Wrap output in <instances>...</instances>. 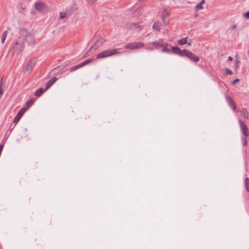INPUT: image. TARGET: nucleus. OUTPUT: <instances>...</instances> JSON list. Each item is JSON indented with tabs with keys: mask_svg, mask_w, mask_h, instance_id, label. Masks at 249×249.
I'll use <instances>...</instances> for the list:
<instances>
[{
	"mask_svg": "<svg viewBox=\"0 0 249 249\" xmlns=\"http://www.w3.org/2000/svg\"><path fill=\"white\" fill-rule=\"evenodd\" d=\"M25 111H26V109L25 108H22V109H21L19 110V111L17 113L16 116H15V117L14 119V122L15 123L18 122L19 121V120L20 119V118H21L23 114L25 112Z\"/></svg>",
	"mask_w": 249,
	"mask_h": 249,
	"instance_id": "8",
	"label": "nucleus"
},
{
	"mask_svg": "<svg viewBox=\"0 0 249 249\" xmlns=\"http://www.w3.org/2000/svg\"><path fill=\"white\" fill-rule=\"evenodd\" d=\"M163 15L161 16L162 20L164 25H167L169 22V20H166V18L169 15V13L165 8H163Z\"/></svg>",
	"mask_w": 249,
	"mask_h": 249,
	"instance_id": "7",
	"label": "nucleus"
},
{
	"mask_svg": "<svg viewBox=\"0 0 249 249\" xmlns=\"http://www.w3.org/2000/svg\"><path fill=\"white\" fill-rule=\"evenodd\" d=\"M242 114L245 118L247 119L248 118L249 113L247 108H243L242 109Z\"/></svg>",
	"mask_w": 249,
	"mask_h": 249,
	"instance_id": "21",
	"label": "nucleus"
},
{
	"mask_svg": "<svg viewBox=\"0 0 249 249\" xmlns=\"http://www.w3.org/2000/svg\"><path fill=\"white\" fill-rule=\"evenodd\" d=\"M239 80L238 79H235V80H234L232 82V84L233 85H234L236 83H237L238 82H239Z\"/></svg>",
	"mask_w": 249,
	"mask_h": 249,
	"instance_id": "30",
	"label": "nucleus"
},
{
	"mask_svg": "<svg viewBox=\"0 0 249 249\" xmlns=\"http://www.w3.org/2000/svg\"><path fill=\"white\" fill-rule=\"evenodd\" d=\"M226 100L228 104L230 105L231 107L233 109V110H235L236 106L234 102L233 101L232 99L230 96H227Z\"/></svg>",
	"mask_w": 249,
	"mask_h": 249,
	"instance_id": "10",
	"label": "nucleus"
},
{
	"mask_svg": "<svg viewBox=\"0 0 249 249\" xmlns=\"http://www.w3.org/2000/svg\"><path fill=\"white\" fill-rule=\"evenodd\" d=\"M244 16L247 19H249V11L246 12L245 14H244Z\"/></svg>",
	"mask_w": 249,
	"mask_h": 249,
	"instance_id": "29",
	"label": "nucleus"
},
{
	"mask_svg": "<svg viewBox=\"0 0 249 249\" xmlns=\"http://www.w3.org/2000/svg\"><path fill=\"white\" fill-rule=\"evenodd\" d=\"M105 41V40L103 38L97 40L95 43H94V49L101 46L103 43Z\"/></svg>",
	"mask_w": 249,
	"mask_h": 249,
	"instance_id": "12",
	"label": "nucleus"
},
{
	"mask_svg": "<svg viewBox=\"0 0 249 249\" xmlns=\"http://www.w3.org/2000/svg\"><path fill=\"white\" fill-rule=\"evenodd\" d=\"M70 63H71V62L70 61H68L66 62V65H68L70 64Z\"/></svg>",
	"mask_w": 249,
	"mask_h": 249,
	"instance_id": "35",
	"label": "nucleus"
},
{
	"mask_svg": "<svg viewBox=\"0 0 249 249\" xmlns=\"http://www.w3.org/2000/svg\"><path fill=\"white\" fill-rule=\"evenodd\" d=\"M226 71L227 73L229 75H232L233 73L232 71L228 68L226 69Z\"/></svg>",
	"mask_w": 249,
	"mask_h": 249,
	"instance_id": "28",
	"label": "nucleus"
},
{
	"mask_svg": "<svg viewBox=\"0 0 249 249\" xmlns=\"http://www.w3.org/2000/svg\"><path fill=\"white\" fill-rule=\"evenodd\" d=\"M199 3H201L202 5H203L205 3V0H201L200 2H199Z\"/></svg>",
	"mask_w": 249,
	"mask_h": 249,
	"instance_id": "33",
	"label": "nucleus"
},
{
	"mask_svg": "<svg viewBox=\"0 0 249 249\" xmlns=\"http://www.w3.org/2000/svg\"><path fill=\"white\" fill-rule=\"evenodd\" d=\"M47 89H46V88L45 89L43 88H39L37 89L34 95L37 97L40 96L44 92L46 91Z\"/></svg>",
	"mask_w": 249,
	"mask_h": 249,
	"instance_id": "13",
	"label": "nucleus"
},
{
	"mask_svg": "<svg viewBox=\"0 0 249 249\" xmlns=\"http://www.w3.org/2000/svg\"><path fill=\"white\" fill-rule=\"evenodd\" d=\"M89 53H90V54H92V53H91V52H89Z\"/></svg>",
	"mask_w": 249,
	"mask_h": 249,
	"instance_id": "41",
	"label": "nucleus"
},
{
	"mask_svg": "<svg viewBox=\"0 0 249 249\" xmlns=\"http://www.w3.org/2000/svg\"><path fill=\"white\" fill-rule=\"evenodd\" d=\"M92 47H93L92 46L90 47V50H89V52H91V49H92Z\"/></svg>",
	"mask_w": 249,
	"mask_h": 249,
	"instance_id": "39",
	"label": "nucleus"
},
{
	"mask_svg": "<svg viewBox=\"0 0 249 249\" xmlns=\"http://www.w3.org/2000/svg\"><path fill=\"white\" fill-rule=\"evenodd\" d=\"M246 137H243L242 138V144H243V146H246L247 145V144H248V142H247V139L246 138Z\"/></svg>",
	"mask_w": 249,
	"mask_h": 249,
	"instance_id": "24",
	"label": "nucleus"
},
{
	"mask_svg": "<svg viewBox=\"0 0 249 249\" xmlns=\"http://www.w3.org/2000/svg\"><path fill=\"white\" fill-rule=\"evenodd\" d=\"M34 102L35 100L33 98L27 101V102L26 103V107L27 108H29L33 105Z\"/></svg>",
	"mask_w": 249,
	"mask_h": 249,
	"instance_id": "18",
	"label": "nucleus"
},
{
	"mask_svg": "<svg viewBox=\"0 0 249 249\" xmlns=\"http://www.w3.org/2000/svg\"><path fill=\"white\" fill-rule=\"evenodd\" d=\"M7 31H5L1 36V43H3L7 36Z\"/></svg>",
	"mask_w": 249,
	"mask_h": 249,
	"instance_id": "23",
	"label": "nucleus"
},
{
	"mask_svg": "<svg viewBox=\"0 0 249 249\" xmlns=\"http://www.w3.org/2000/svg\"><path fill=\"white\" fill-rule=\"evenodd\" d=\"M131 26L132 27H134V26H136V24H133V23H132V24H131Z\"/></svg>",
	"mask_w": 249,
	"mask_h": 249,
	"instance_id": "37",
	"label": "nucleus"
},
{
	"mask_svg": "<svg viewBox=\"0 0 249 249\" xmlns=\"http://www.w3.org/2000/svg\"><path fill=\"white\" fill-rule=\"evenodd\" d=\"M163 47V49H162L161 50V52H163V53H170V51L169 49H168L167 48V47Z\"/></svg>",
	"mask_w": 249,
	"mask_h": 249,
	"instance_id": "25",
	"label": "nucleus"
},
{
	"mask_svg": "<svg viewBox=\"0 0 249 249\" xmlns=\"http://www.w3.org/2000/svg\"><path fill=\"white\" fill-rule=\"evenodd\" d=\"M80 68H81V67L80 64H79L77 65L74 66L72 67L71 68L70 71V72H73Z\"/></svg>",
	"mask_w": 249,
	"mask_h": 249,
	"instance_id": "20",
	"label": "nucleus"
},
{
	"mask_svg": "<svg viewBox=\"0 0 249 249\" xmlns=\"http://www.w3.org/2000/svg\"><path fill=\"white\" fill-rule=\"evenodd\" d=\"M57 78L54 77L52 78L51 79H50L49 81H48L46 84V89H49L53 85V84L57 80Z\"/></svg>",
	"mask_w": 249,
	"mask_h": 249,
	"instance_id": "11",
	"label": "nucleus"
},
{
	"mask_svg": "<svg viewBox=\"0 0 249 249\" xmlns=\"http://www.w3.org/2000/svg\"><path fill=\"white\" fill-rule=\"evenodd\" d=\"M117 53V51L115 49L107 50L100 53L96 56L97 58H104L111 56Z\"/></svg>",
	"mask_w": 249,
	"mask_h": 249,
	"instance_id": "3",
	"label": "nucleus"
},
{
	"mask_svg": "<svg viewBox=\"0 0 249 249\" xmlns=\"http://www.w3.org/2000/svg\"><path fill=\"white\" fill-rule=\"evenodd\" d=\"M160 26L161 24L159 21H155L153 25V28L157 31H159L160 29Z\"/></svg>",
	"mask_w": 249,
	"mask_h": 249,
	"instance_id": "16",
	"label": "nucleus"
},
{
	"mask_svg": "<svg viewBox=\"0 0 249 249\" xmlns=\"http://www.w3.org/2000/svg\"><path fill=\"white\" fill-rule=\"evenodd\" d=\"M144 43L142 42H130V43L127 44L125 45V48L133 50V49H139L140 48L144 46Z\"/></svg>",
	"mask_w": 249,
	"mask_h": 249,
	"instance_id": "5",
	"label": "nucleus"
},
{
	"mask_svg": "<svg viewBox=\"0 0 249 249\" xmlns=\"http://www.w3.org/2000/svg\"><path fill=\"white\" fill-rule=\"evenodd\" d=\"M68 16L66 12H61L60 14V18H63Z\"/></svg>",
	"mask_w": 249,
	"mask_h": 249,
	"instance_id": "26",
	"label": "nucleus"
},
{
	"mask_svg": "<svg viewBox=\"0 0 249 249\" xmlns=\"http://www.w3.org/2000/svg\"><path fill=\"white\" fill-rule=\"evenodd\" d=\"M19 33V36L13 41V44L9 49V52L19 53L23 50L26 38L30 35L27 30L24 28L21 29Z\"/></svg>",
	"mask_w": 249,
	"mask_h": 249,
	"instance_id": "1",
	"label": "nucleus"
},
{
	"mask_svg": "<svg viewBox=\"0 0 249 249\" xmlns=\"http://www.w3.org/2000/svg\"><path fill=\"white\" fill-rule=\"evenodd\" d=\"M245 186L247 191L249 193V178H246L244 181Z\"/></svg>",
	"mask_w": 249,
	"mask_h": 249,
	"instance_id": "17",
	"label": "nucleus"
},
{
	"mask_svg": "<svg viewBox=\"0 0 249 249\" xmlns=\"http://www.w3.org/2000/svg\"><path fill=\"white\" fill-rule=\"evenodd\" d=\"M35 7L37 10L40 12H46L49 10L46 5L40 1L36 2L35 4Z\"/></svg>",
	"mask_w": 249,
	"mask_h": 249,
	"instance_id": "4",
	"label": "nucleus"
},
{
	"mask_svg": "<svg viewBox=\"0 0 249 249\" xmlns=\"http://www.w3.org/2000/svg\"><path fill=\"white\" fill-rule=\"evenodd\" d=\"M186 44H187V45H188V46H191V43L190 42H187V43H186Z\"/></svg>",
	"mask_w": 249,
	"mask_h": 249,
	"instance_id": "38",
	"label": "nucleus"
},
{
	"mask_svg": "<svg viewBox=\"0 0 249 249\" xmlns=\"http://www.w3.org/2000/svg\"><path fill=\"white\" fill-rule=\"evenodd\" d=\"M240 63V61L239 60V59H236L234 61V67L235 70H237L238 69Z\"/></svg>",
	"mask_w": 249,
	"mask_h": 249,
	"instance_id": "22",
	"label": "nucleus"
},
{
	"mask_svg": "<svg viewBox=\"0 0 249 249\" xmlns=\"http://www.w3.org/2000/svg\"><path fill=\"white\" fill-rule=\"evenodd\" d=\"M202 9H203L202 5L200 3H199L196 6V10H198Z\"/></svg>",
	"mask_w": 249,
	"mask_h": 249,
	"instance_id": "27",
	"label": "nucleus"
},
{
	"mask_svg": "<svg viewBox=\"0 0 249 249\" xmlns=\"http://www.w3.org/2000/svg\"><path fill=\"white\" fill-rule=\"evenodd\" d=\"M58 68H59V67H57V68H55L53 69V70H52V72H53V73H55V72H56V70H57V69Z\"/></svg>",
	"mask_w": 249,
	"mask_h": 249,
	"instance_id": "31",
	"label": "nucleus"
},
{
	"mask_svg": "<svg viewBox=\"0 0 249 249\" xmlns=\"http://www.w3.org/2000/svg\"><path fill=\"white\" fill-rule=\"evenodd\" d=\"M188 37L182 38L178 40V43L180 45H184L187 43V39Z\"/></svg>",
	"mask_w": 249,
	"mask_h": 249,
	"instance_id": "19",
	"label": "nucleus"
},
{
	"mask_svg": "<svg viewBox=\"0 0 249 249\" xmlns=\"http://www.w3.org/2000/svg\"><path fill=\"white\" fill-rule=\"evenodd\" d=\"M139 1H143L144 0H139Z\"/></svg>",
	"mask_w": 249,
	"mask_h": 249,
	"instance_id": "40",
	"label": "nucleus"
},
{
	"mask_svg": "<svg viewBox=\"0 0 249 249\" xmlns=\"http://www.w3.org/2000/svg\"><path fill=\"white\" fill-rule=\"evenodd\" d=\"M239 123L241 130L245 137H248L249 136L248 128L246 124L241 120H239Z\"/></svg>",
	"mask_w": 249,
	"mask_h": 249,
	"instance_id": "6",
	"label": "nucleus"
},
{
	"mask_svg": "<svg viewBox=\"0 0 249 249\" xmlns=\"http://www.w3.org/2000/svg\"><path fill=\"white\" fill-rule=\"evenodd\" d=\"M92 60H93V59H92V58H88V59L84 60L82 62L80 63V65L81 67H82L87 65L91 64V63L92 62Z\"/></svg>",
	"mask_w": 249,
	"mask_h": 249,
	"instance_id": "14",
	"label": "nucleus"
},
{
	"mask_svg": "<svg viewBox=\"0 0 249 249\" xmlns=\"http://www.w3.org/2000/svg\"><path fill=\"white\" fill-rule=\"evenodd\" d=\"M36 64L35 60H29L26 65V71L30 73Z\"/></svg>",
	"mask_w": 249,
	"mask_h": 249,
	"instance_id": "9",
	"label": "nucleus"
},
{
	"mask_svg": "<svg viewBox=\"0 0 249 249\" xmlns=\"http://www.w3.org/2000/svg\"><path fill=\"white\" fill-rule=\"evenodd\" d=\"M152 45L155 47L157 46H159L160 47H167L168 45V44L166 43H162L160 42H157V41H154V42H152Z\"/></svg>",
	"mask_w": 249,
	"mask_h": 249,
	"instance_id": "15",
	"label": "nucleus"
},
{
	"mask_svg": "<svg viewBox=\"0 0 249 249\" xmlns=\"http://www.w3.org/2000/svg\"><path fill=\"white\" fill-rule=\"evenodd\" d=\"M228 60L229 61H232L233 60V58L231 56H230L228 57Z\"/></svg>",
	"mask_w": 249,
	"mask_h": 249,
	"instance_id": "32",
	"label": "nucleus"
},
{
	"mask_svg": "<svg viewBox=\"0 0 249 249\" xmlns=\"http://www.w3.org/2000/svg\"><path fill=\"white\" fill-rule=\"evenodd\" d=\"M171 52L172 53L178 55L180 56H186L191 61L195 62H197L199 61V58L198 56L195 55L191 52L186 49L180 50L178 47L173 46L171 48Z\"/></svg>",
	"mask_w": 249,
	"mask_h": 249,
	"instance_id": "2",
	"label": "nucleus"
},
{
	"mask_svg": "<svg viewBox=\"0 0 249 249\" xmlns=\"http://www.w3.org/2000/svg\"><path fill=\"white\" fill-rule=\"evenodd\" d=\"M21 8H22V9H24L25 8V6L24 5H23V4H22L21 5Z\"/></svg>",
	"mask_w": 249,
	"mask_h": 249,
	"instance_id": "34",
	"label": "nucleus"
},
{
	"mask_svg": "<svg viewBox=\"0 0 249 249\" xmlns=\"http://www.w3.org/2000/svg\"><path fill=\"white\" fill-rule=\"evenodd\" d=\"M236 28V25H233L232 27V29H234Z\"/></svg>",
	"mask_w": 249,
	"mask_h": 249,
	"instance_id": "36",
	"label": "nucleus"
}]
</instances>
